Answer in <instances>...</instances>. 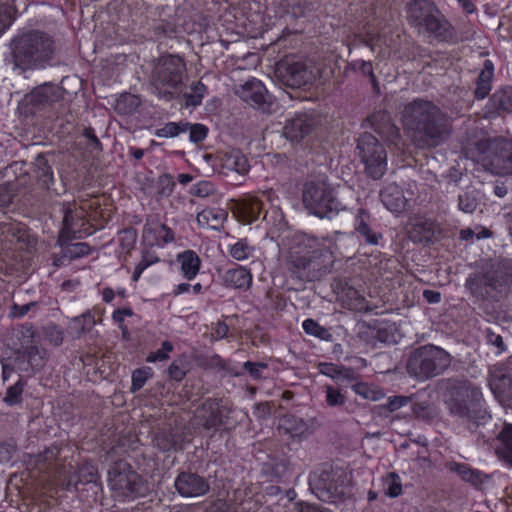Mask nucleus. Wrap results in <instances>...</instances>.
<instances>
[{"mask_svg": "<svg viewBox=\"0 0 512 512\" xmlns=\"http://www.w3.org/2000/svg\"><path fill=\"white\" fill-rule=\"evenodd\" d=\"M139 98L130 93L121 94L115 103V110L122 115L133 114L139 106Z\"/></svg>", "mask_w": 512, "mask_h": 512, "instance_id": "c03bdc74", "label": "nucleus"}, {"mask_svg": "<svg viewBox=\"0 0 512 512\" xmlns=\"http://www.w3.org/2000/svg\"><path fill=\"white\" fill-rule=\"evenodd\" d=\"M367 121L379 136L389 138L395 145L397 142H402L400 130L387 112H375L368 117Z\"/></svg>", "mask_w": 512, "mask_h": 512, "instance_id": "b1692460", "label": "nucleus"}, {"mask_svg": "<svg viewBox=\"0 0 512 512\" xmlns=\"http://www.w3.org/2000/svg\"><path fill=\"white\" fill-rule=\"evenodd\" d=\"M207 93V86L200 80L194 81L190 85V91L184 94L187 107H197L201 105L202 100Z\"/></svg>", "mask_w": 512, "mask_h": 512, "instance_id": "58836bf2", "label": "nucleus"}, {"mask_svg": "<svg viewBox=\"0 0 512 512\" xmlns=\"http://www.w3.org/2000/svg\"><path fill=\"white\" fill-rule=\"evenodd\" d=\"M491 170L498 175H512V141L503 137L487 138L476 143Z\"/></svg>", "mask_w": 512, "mask_h": 512, "instance_id": "dca6fc26", "label": "nucleus"}, {"mask_svg": "<svg viewBox=\"0 0 512 512\" xmlns=\"http://www.w3.org/2000/svg\"><path fill=\"white\" fill-rule=\"evenodd\" d=\"M485 338L487 344L492 345L497 349L495 352L497 355L502 354L506 350V345L504 344L502 336L495 333L491 328H487L485 330Z\"/></svg>", "mask_w": 512, "mask_h": 512, "instance_id": "e2e57ef3", "label": "nucleus"}, {"mask_svg": "<svg viewBox=\"0 0 512 512\" xmlns=\"http://www.w3.org/2000/svg\"><path fill=\"white\" fill-rule=\"evenodd\" d=\"M227 218V212L223 209L206 208L197 215V222L201 227L218 230Z\"/></svg>", "mask_w": 512, "mask_h": 512, "instance_id": "72a5a7b5", "label": "nucleus"}, {"mask_svg": "<svg viewBox=\"0 0 512 512\" xmlns=\"http://www.w3.org/2000/svg\"><path fill=\"white\" fill-rule=\"evenodd\" d=\"M37 184L40 188L45 190H50L51 186L54 184L53 170L47 163L38 168Z\"/></svg>", "mask_w": 512, "mask_h": 512, "instance_id": "4d7b16f0", "label": "nucleus"}, {"mask_svg": "<svg viewBox=\"0 0 512 512\" xmlns=\"http://www.w3.org/2000/svg\"><path fill=\"white\" fill-rule=\"evenodd\" d=\"M3 233L10 235V242L19 244L20 248H23L24 245L28 246L30 244L29 233L23 225L17 224L4 227Z\"/></svg>", "mask_w": 512, "mask_h": 512, "instance_id": "09e8293b", "label": "nucleus"}, {"mask_svg": "<svg viewBox=\"0 0 512 512\" xmlns=\"http://www.w3.org/2000/svg\"><path fill=\"white\" fill-rule=\"evenodd\" d=\"M137 240V232L134 228H124L118 233V242L122 251L129 253L134 249Z\"/></svg>", "mask_w": 512, "mask_h": 512, "instance_id": "3c124183", "label": "nucleus"}, {"mask_svg": "<svg viewBox=\"0 0 512 512\" xmlns=\"http://www.w3.org/2000/svg\"><path fill=\"white\" fill-rule=\"evenodd\" d=\"M180 31L177 26L171 22H162L155 28V36L160 45L164 44L163 39L174 40L179 37ZM168 46V43H165Z\"/></svg>", "mask_w": 512, "mask_h": 512, "instance_id": "8fccbe9b", "label": "nucleus"}, {"mask_svg": "<svg viewBox=\"0 0 512 512\" xmlns=\"http://www.w3.org/2000/svg\"><path fill=\"white\" fill-rule=\"evenodd\" d=\"M222 280L226 287L247 290L252 284L253 276L250 269L237 265L225 270Z\"/></svg>", "mask_w": 512, "mask_h": 512, "instance_id": "c85d7f7f", "label": "nucleus"}, {"mask_svg": "<svg viewBox=\"0 0 512 512\" xmlns=\"http://www.w3.org/2000/svg\"><path fill=\"white\" fill-rule=\"evenodd\" d=\"M410 237L417 243H431L434 238L433 224L430 222L415 224L410 232Z\"/></svg>", "mask_w": 512, "mask_h": 512, "instance_id": "ea45409f", "label": "nucleus"}, {"mask_svg": "<svg viewBox=\"0 0 512 512\" xmlns=\"http://www.w3.org/2000/svg\"><path fill=\"white\" fill-rule=\"evenodd\" d=\"M176 263L179 265V273L187 281H193L199 274L202 266L201 258L191 249L178 253Z\"/></svg>", "mask_w": 512, "mask_h": 512, "instance_id": "a878e982", "label": "nucleus"}, {"mask_svg": "<svg viewBox=\"0 0 512 512\" xmlns=\"http://www.w3.org/2000/svg\"><path fill=\"white\" fill-rule=\"evenodd\" d=\"M278 431L280 435L287 436L292 441L300 442L307 432V425L301 418L287 415L280 419Z\"/></svg>", "mask_w": 512, "mask_h": 512, "instance_id": "c756f323", "label": "nucleus"}, {"mask_svg": "<svg viewBox=\"0 0 512 512\" xmlns=\"http://www.w3.org/2000/svg\"><path fill=\"white\" fill-rule=\"evenodd\" d=\"M160 500L149 499L147 501L139 502L135 507L131 509L113 511V512H155L154 506L159 505Z\"/></svg>", "mask_w": 512, "mask_h": 512, "instance_id": "774afa93", "label": "nucleus"}, {"mask_svg": "<svg viewBox=\"0 0 512 512\" xmlns=\"http://www.w3.org/2000/svg\"><path fill=\"white\" fill-rule=\"evenodd\" d=\"M383 490L385 495L390 498H396L403 492L402 479L396 472H388L383 477Z\"/></svg>", "mask_w": 512, "mask_h": 512, "instance_id": "4c0bfd02", "label": "nucleus"}, {"mask_svg": "<svg viewBox=\"0 0 512 512\" xmlns=\"http://www.w3.org/2000/svg\"><path fill=\"white\" fill-rule=\"evenodd\" d=\"M402 122L412 144L422 150L443 145L451 134L447 116L429 100L416 98L407 103L402 112Z\"/></svg>", "mask_w": 512, "mask_h": 512, "instance_id": "f03ea898", "label": "nucleus"}, {"mask_svg": "<svg viewBox=\"0 0 512 512\" xmlns=\"http://www.w3.org/2000/svg\"><path fill=\"white\" fill-rule=\"evenodd\" d=\"M444 396L450 414L465 423L471 432L491 420L482 390L469 381L448 379Z\"/></svg>", "mask_w": 512, "mask_h": 512, "instance_id": "20e7f679", "label": "nucleus"}, {"mask_svg": "<svg viewBox=\"0 0 512 512\" xmlns=\"http://www.w3.org/2000/svg\"><path fill=\"white\" fill-rule=\"evenodd\" d=\"M312 129V122L306 115H297L287 121L283 134L291 142H300L311 133Z\"/></svg>", "mask_w": 512, "mask_h": 512, "instance_id": "cd10ccee", "label": "nucleus"}, {"mask_svg": "<svg viewBox=\"0 0 512 512\" xmlns=\"http://www.w3.org/2000/svg\"><path fill=\"white\" fill-rule=\"evenodd\" d=\"M154 375L153 369L149 366H143L133 370L131 374V393H137L140 391L147 381Z\"/></svg>", "mask_w": 512, "mask_h": 512, "instance_id": "79ce46f5", "label": "nucleus"}, {"mask_svg": "<svg viewBox=\"0 0 512 512\" xmlns=\"http://www.w3.org/2000/svg\"><path fill=\"white\" fill-rule=\"evenodd\" d=\"M229 255L237 261H245L251 258L255 253V247L247 238L237 239L227 246Z\"/></svg>", "mask_w": 512, "mask_h": 512, "instance_id": "c9c22d12", "label": "nucleus"}, {"mask_svg": "<svg viewBox=\"0 0 512 512\" xmlns=\"http://www.w3.org/2000/svg\"><path fill=\"white\" fill-rule=\"evenodd\" d=\"M188 122H168L156 130V136L160 138H173L188 130Z\"/></svg>", "mask_w": 512, "mask_h": 512, "instance_id": "de8ad7c7", "label": "nucleus"}, {"mask_svg": "<svg viewBox=\"0 0 512 512\" xmlns=\"http://www.w3.org/2000/svg\"><path fill=\"white\" fill-rule=\"evenodd\" d=\"M54 54V41L41 31H26L11 42V55L16 67L23 71L44 67Z\"/></svg>", "mask_w": 512, "mask_h": 512, "instance_id": "423d86ee", "label": "nucleus"}, {"mask_svg": "<svg viewBox=\"0 0 512 512\" xmlns=\"http://www.w3.org/2000/svg\"><path fill=\"white\" fill-rule=\"evenodd\" d=\"M370 213L365 209H359L355 220L354 228L365 243L369 245H378L380 240L383 239L382 232L375 230L370 224Z\"/></svg>", "mask_w": 512, "mask_h": 512, "instance_id": "bb28decb", "label": "nucleus"}, {"mask_svg": "<svg viewBox=\"0 0 512 512\" xmlns=\"http://www.w3.org/2000/svg\"><path fill=\"white\" fill-rule=\"evenodd\" d=\"M60 455L61 449L52 445L37 457L38 478L44 488L55 496H59L60 491H76L83 498L87 492L89 504L97 502L103 492L97 466L87 460L67 462Z\"/></svg>", "mask_w": 512, "mask_h": 512, "instance_id": "f257e3e1", "label": "nucleus"}, {"mask_svg": "<svg viewBox=\"0 0 512 512\" xmlns=\"http://www.w3.org/2000/svg\"><path fill=\"white\" fill-rule=\"evenodd\" d=\"M26 386V381L19 378L16 383L9 386L6 390L3 401L8 406H16L22 403V394Z\"/></svg>", "mask_w": 512, "mask_h": 512, "instance_id": "49530a36", "label": "nucleus"}, {"mask_svg": "<svg viewBox=\"0 0 512 512\" xmlns=\"http://www.w3.org/2000/svg\"><path fill=\"white\" fill-rule=\"evenodd\" d=\"M478 206V200L472 192H464L458 197V207L465 213H473Z\"/></svg>", "mask_w": 512, "mask_h": 512, "instance_id": "bf43d9fd", "label": "nucleus"}, {"mask_svg": "<svg viewBox=\"0 0 512 512\" xmlns=\"http://www.w3.org/2000/svg\"><path fill=\"white\" fill-rule=\"evenodd\" d=\"M289 470L290 461L286 457L272 459L271 465L266 468V471L271 475V480L279 483L287 481Z\"/></svg>", "mask_w": 512, "mask_h": 512, "instance_id": "e433bc0d", "label": "nucleus"}, {"mask_svg": "<svg viewBox=\"0 0 512 512\" xmlns=\"http://www.w3.org/2000/svg\"><path fill=\"white\" fill-rule=\"evenodd\" d=\"M272 191H260L248 194L235 202L233 213L244 224L257 221L264 211L265 203L272 201Z\"/></svg>", "mask_w": 512, "mask_h": 512, "instance_id": "6ab92c4d", "label": "nucleus"}, {"mask_svg": "<svg viewBox=\"0 0 512 512\" xmlns=\"http://www.w3.org/2000/svg\"><path fill=\"white\" fill-rule=\"evenodd\" d=\"M281 77L284 85L291 89H306L316 80L314 71L303 62L288 64Z\"/></svg>", "mask_w": 512, "mask_h": 512, "instance_id": "412c9836", "label": "nucleus"}, {"mask_svg": "<svg viewBox=\"0 0 512 512\" xmlns=\"http://www.w3.org/2000/svg\"><path fill=\"white\" fill-rule=\"evenodd\" d=\"M357 149L366 174L374 180L381 179L387 170V153L379 140L364 132L357 140Z\"/></svg>", "mask_w": 512, "mask_h": 512, "instance_id": "f3484780", "label": "nucleus"}, {"mask_svg": "<svg viewBox=\"0 0 512 512\" xmlns=\"http://www.w3.org/2000/svg\"><path fill=\"white\" fill-rule=\"evenodd\" d=\"M159 261V257L151 250V248L144 247L142 250L141 260L138 262L137 266L145 271L147 268Z\"/></svg>", "mask_w": 512, "mask_h": 512, "instance_id": "338daca9", "label": "nucleus"}, {"mask_svg": "<svg viewBox=\"0 0 512 512\" xmlns=\"http://www.w3.org/2000/svg\"><path fill=\"white\" fill-rule=\"evenodd\" d=\"M187 77L185 60L178 54H164L157 58L151 73V82L164 93L173 94Z\"/></svg>", "mask_w": 512, "mask_h": 512, "instance_id": "f8f14e48", "label": "nucleus"}, {"mask_svg": "<svg viewBox=\"0 0 512 512\" xmlns=\"http://www.w3.org/2000/svg\"><path fill=\"white\" fill-rule=\"evenodd\" d=\"M367 36L372 45L385 47L390 56L401 61H415L422 56L423 48L405 33L399 31H386L384 28L377 31H368Z\"/></svg>", "mask_w": 512, "mask_h": 512, "instance_id": "ddd939ff", "label": "nucleus"}, {"mask_svg": "<svg viewBox=\"0 0 512 512\" xmlns=\"http://www.w3.org/2000/svg\"><path fill=\"white\" fill-rule=\"evenodd\" d=\"M408 20L430 42L454 45L459 36L452 23L429 0H414L408 6Z\"/></svg>", "mask_w": 512, "mask_h": 512, "instance_id": "39448f33", "label": "nucleus"}, {"mask_svg": "<svg viewBox=\"0 0 512 512\" xmlns=\"http://www.w3.org/2000/svg\"><path fill=\"white\" fill-rule=\"evenodd\" d=\"M134 315V311L130 306H125L121 308H117L112 313L113 323L118 326V328L122 331L123 335L128 333V327L125 324V318L131 317Z\"/></svg>", "mask_w": 512, "mask_h": 512, "instance_id": "5fc2aeb1", "label": "nucleus"}, {"mask_svg": "<svg viewBox=\"0 0 512 512\" xmlns=\"http://www.w3.org/2000/svg\"><path fill=\"white\" fill-rule=\"evenodd\" d=\"M173 351V344L168 341L164 340L161 343V347L157 349L156 351L150 352L147 357L146 361L148 363H156V362H162L167 359H169V353Z\"/></svg>", "mask_w": 512, "mask_h": 512, "instance_id": "864d4df0", "label": "nucleus"}, {"mask_svg": "<svg viewBox=\"0 0 512 512\" xmlns=\"http://www.w3.org/2000/svg\"><path fill=\"white\" fill-rule=\"evenodd\" d=\"M232 410L221 399H207L198 410V417L207 429L230 431L236 421L230 417Z\"/></svg>", "mask_w": 512, "mask_h": 512, "instance_id": "a211bd4d", "label": "nucleus"}, {"mask_svg": "<svg viewBox=\"0 0 512 512\" xmlns=\"http://www.w3.org/2000/svg\"><path fill=\"white\" fill-rule=\"evenodd\" d=\"M28 505L29 512H60L59 496L49 490L33 496Z\"/></svg>", "mask_w": 512, "mask_h": 512, "instance_id": "2f4dec72", "label": "nucleus"}, {"mask_svg": "<svg viewBox=\"0 0 512 512\" xmlns=\"http://www.w3.org/2000/svg\"><path fill=\"white\" fill-rule=\"evenodd\" d=\"M333 263V253L322 239L307 233L294 235L289 259L293 276L303 282L318 281L331 272Z\"/></svg>", "mask_w": 512, "mask_h": 512, "instance_id": "7ed1b4c3", "label": "nucleus"}, {"mask_svg": "<svg viewBox=\"0 0 512 512\" xmlns=\"http://www.w3.org/2000/svg\"><path fill=\"white\" fill-rule=\"evenodd\" d=\"M227 166L239 174H245L249 170L248 160L240 152L232 154L227 159Z\"/></svg>", "mask_w": 512, "mask_h": 512, "instance_id": "13d9d810", "label": "nucleus"}, {"mask_svg": "<svg viewBox=\"0 0 512 512\" xmlns=\"http://www.w3.org/2000/svg\"><path fill=\"white\" fill-rule=\"evenodd\" d=\"M489 109L497 115L512 111V91L499 89L495 91L488 101Z\"/></svg>", "mask_w": 512, "mask_h": 512, "instance_id": "f704fd0d", "label": "nucleus"}, {"mask_svg": "<svg viewBox=\"0 0 512 512\" xmlns=\"http://www.w3.org/2000/svg\"><path fill=\"white\" fill-rule=\"evenodd\" d=\"M411 408L416 418L431 420L435 417V409L428 400L412 402Z\"/></svg>", "mask_w": 512, "mask_h": 512, "instance_id": "603ef678", "label": "nucleus"}, {"mask_svg": "<svg viewBox=\"0 0 512 512\" xmlns=\"http://www.w3.org/2000/svg\"><path fill=\"white\" fill-rule=\"evenodd\" d=\"M450 363L448 352L433 344H427L413 351L407 362V370L418 380H428L442 374Z\"/></svg>", "mask_w": 512, "mask_h": 512, "instance_id": "9b49d317", "label": "nucleus"}, {"mask_svg": "<svg viewBox=\"0 0 512 512\" xmlns=\"http://www.w3.org/2000/svg\"><path fill=\"white\" fill-rule=\"evenodd\" d=\"M108 487L116 502L126 503L146 498L152 492L151 483L124 460L114 462L107 477Z\"/></svg>", "mask_w": 512, "mask_h": 512, "instance_id": "0eeeda50", "label": "nucleus"}, {"mask_svg": "<svg viewBox=\"0 0 512 512\" xmlns=\"http://www.w3.org/2000/svg\"><path fill=\"white\" fill-rule=\"evenodd\" d=\"M351 480L346 470L340 467L325 466L319 473L310 475L309 484L323 502L336 504L350 495Z\"/></svg>", "mask_w": 512, "mask_h": 512, "instance_id": "9d476101", "label": "nucleus"}, {"mask_svg": "<svg viewBox=\"0 0 512 512\" xmlns=\"http://www.w3.org/2000/svg\"><path fill=\"white\" fill-rule=\"evenodd\" d=\"M302 328L306 334L314 336L320 340L330 341L332 339L330 331L312 318L305 319L302 322Z\"/></svg>", "mask_w": 512, "mask_h": 512, "instance_id": "a18cd8bd", "label": "nucleus"}, {"mask_svg": "<svg viewBox=\"0 0 512 512\" xmlns=\"http://www.w3.org/2000/svg\"><path fill=\"white\" fill-rule=\"evenodd\" d=\"M193 431L181 415L170 416L155 433L154 443L163 452L184 450L192 442Z\"/></svg>", "mask_w": 512, "mask_h": 512, "instance_id": "4468645a", "label": "nucleus"}, {"mask_svg": "<svg viewBox=\"0 0 512 512\" xmlns=\"http://www.w3.org/2000/svg\"><path fill=\"white\" fill-rule=\"evenodd\" d=\"M512 283L511 266L506 261L490 263L481 271L470 274L465 285L471 295L479 300L495 298Z\"/></svg>", "mask_w": 512, "mask_h": 512, "instance_id": "1a4fd4ad", "label": "nucleus"}, {"mask_svg": "<svg viewBox=\"0 0 512 512\" xmlns=\"http://www.w3.org/2000/svg\"><path fill=\"white\" fill-rule=\"evenodd\" d=\"M240 97L250 106L262 111H266L271 104L270 95L264 83L255 77L245 81L241 87Z\"/></svg>", "mask_w": 512, "mask_h": 512, "instance_id": "5701e85b", "label": "nucleus"}, {"mask_svg": "<svg viewBox=\"0 0 512 512\" xmlns=\"http://www.w3.org/2000/svg\"><path fill=\"white\" fill-rule=\"evenodd\" d=\"M176 491L182 497H199L207 494L210 489L209 482L206 478L193 472H180L175 481Z\"/></svg>", "mask_w": 512, "mask_h": 512, "instance_id": "4be33fe9", "label": "nucleus"}, {"mask_svg": "<svg viewBox=\"0 0 512 512\" xmlns=\"http://www.w3.org/2000/svg\"><path fill=\"white\" fill-rule=\"evenodd\" d=\"M380 200L383 205L392 213H401L407 200L403 189L396 183H388L380 190Z\"/></svg>", "mask_w": 512, "mask_h": 512, "instance_id": "393cba45", "label": "nucleus"}, {"mask_svg": "<svg viewBox=\"0 0 512 512\" xmlns=\"http://www.w3.org/2000/svg\"><path fill=\"white\" fill-rule=\"evenodd\" d=\"M188 130L190 131L189 138L191 142L199 143L205 140L208 134V128L200 123L190 124Z\"/></svg>", "mask_w": 512, "mask_h": 512, "instance_id": "69168bd1", "label": "nucleus"}, {"mask_svg": "<svg viewBox=\"0 0 512 512\" xmlns=\"http://www.w3.org/2000/svg\"><path fill=\"white\" fill-rule=\"evenodd\" d=\"M62 228L58 236L62 257L66 260H74L86 256L90 247L86 243H70L72 239H83L93 233L92 225L84 213V208L72 210L70 206L63 208Z\"/></svg>", "mask_w": 512, "mask_h": 512, "instance_id": "6e6552de", "label": "nucleus"}, {"mask_svg": "<svg viewBox=\"0 0 512 512\" xmlns=\"http://www.w3.org/2000/svg\"><path fill=\"white\" fill-rule=\"evenodd\" d=\"M14 13L15 0H0V36L12 25Z\"/></svg>", "mask_w": 512, "mask_h": 512, "instance_id": "a19ab883", "label": "nucleus"}, {"mask_svg": "<svg viewBox=\"0 0 512 512\" xmlns=\"http://www.w3.org/2000/svg\"><path fill=\"white\" fill-rule=\"evenodd\" d=\"M190 192L196 197L206 198L214 194L215 185L211 181L202 180L194 184Z\"/></svg>", "mask_w": 512, "mask_h": 512, "instance_id": "052dcab7", "label": "nucleus"}, {"mask_svg": "<svg viewBox=\"0 0 512 512\" xmlns=\"http://www.w3.org/2000/svg\"><path fill=\"white\" fill-rule=\"evenodd\" d=\"M279 14L299 19L306 17L311 10L308 0H278Z\"/></svg>", "mask_w": 512, "mask_h": 512, "instance_id": "473e14b6", "label": "nucleus"}, {"mask_svg": "<svg viewBox=\"0 0 512 512\" xmlns=\"http://www.w3.org/2000/svg\"><path fill=\"white\" fill-rule=\"evenodd\" d=\"M303 202L314 215L332 218L339 211L340 202L333 188L325 181H310L303 191Z\"/></svg>", "mask_w": 512, "mask_h": 512, "instance_id": "2eb2a0df", "label": "nucleus"}, {"mask_svg": "<svg viewBox=\"0 0 512 512\" xmlns=\"http://www.w3.org/2000/svg\"><path fill=\"white\" fill-rule=\"evenodd\" d=\"M396 328L393 324L382 323L377 328L376 337L379 341L384 343H391L395 341V332Z\"/></svg>", "mask_w": 512, "mask_h": 512, "instance_id": "0e129e2a", "label": "nucleus"}, {"mask_svg": "<svg viewBox=\"0 0 512 512\" xmlns=\"http://www.w3.org/2000/svg\"><path fill=\"white\" fill-rule=\"evenodd\" d=\"M501 442V456L512 466V424H505L498 435Z\"/></svg>", "mask_w": 512, "mask_h": 512, "instance_id": "37998d69", "label": "nucleus"}, {"mask_svg": "<svg viewBox=\"0 0 512 512\" xmlns=\"http://www.w3.org/2000/svg\"><path fill=\"white\" fill-rule=\"evenodd\" d=\"M326 403L330 407H336L345 403V396L341 391L331 385L325 387Z\"/></svg>", "mask_w": 512, "mask_h": 512, "instance_id": "680f3d73", "label": "nucleus"}, {"mask_svg": "<svg viewBox=\"0 0 512 512\" xmlns=\"http://www.w3.org/2000/svg\"><path fill=\"white\" fill-rule=\"evenodd\" d=\"M353 68L355 70H358L364 76H367L369 78V81L372 84L374 91L379 90V83H378L377 77L374 73L372 63L370 61H364V60L355 61L353 63Z\"/></svg>", "mask_w": 512, "mask_h": 512, "instance_id": "6e6d98bb", "label": "nucleus"}, {"mask_svg": "<svg viewBox=\"0 0 512 512\" xmlns=\"http://www.w3.org/2000/svg\"><path fill=\"white\" fill-rule=\"evenodd\" d=\"M174 231L157 219L148 218L143 226L142 244L147 248H164L174 241Z\"/></svg>", "mask_w": 512, "mask_h": 512, "instance_id": "aec40b11", "label": "nucleus"}, {"mask_svg": "<svg viewBox=\"0 0 512 512\" xmlns=\"http://www.w3.org/2000/svg\"><path fill=\"white\" fill-rule=\"evenodd\" d=\"M494 70V63L490 59L484 60L483 67L475 82V99L484 100L490 94L494 78Z\"/></svg>", "mask_w": 512, "mask_h": 512, "instance_id": "7c9ffc66", "label": "nucleus"}]
</instances>
